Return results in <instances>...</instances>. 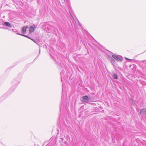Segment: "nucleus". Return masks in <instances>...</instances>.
<instances>
[{"mask_svg":"<svg viewBox=\"0 0 146 146\" xmlns=\"http://www.w3.org/2000/svg\"><path fill=\"white\" fill-rule=\"evenodd\" d=\"M20 79L15 78L13 79L11 82V87L8 90L7 92L1 96L0 99H4L6 98L8 96L12 93L15 90V89L17 87L18 84L20 83Z\"/></svg>","mask_w":146,"mask_h":146,"instance_id":"f257e3e1","label":"nucleus"},{"mask_svg":"<svg viewBox=\"0 0 146 146\" xmlns=\"http://www.w3.org/2000/svg\"><path fill=\"white\" fill-rule=\"evenodd\" d=\"M112 57L117 61L122 62L123 60V58L119 55H116L114 54L112 55Z\"/></svg>","mask_w":146,"mask_h":146,"instance_id":"f03ea898","label":"nucleus"},{"mask_svg":"<svg viewBox=\"0 0 146 146\" xmlns=\"http://www.w3.org/2000/svg\"><path fill=\"white\" fill-rule=\"evenodd\" d=\"M89 101V98L87 96L85 95L82 97V101L84 103H88Z\"/></svg>","mask_w":146,"mask_h":146,"instance_id":"7ed1b4c3","label":"nucleus"},{"mask_svg":"<svg viewBox=\"0 0 146 146\" xmlns=\"http://www.w3.org/2000/svg\"><path fill=\"white\" fill-rule=\"evenodd\" d=\"M3 25L4 26H5L9 28H11L12 27L11 23L8 22H4Z\"/></svg>","mask_w":146,"mask_h":146,"instance_id":"20e7f679","label":"nucleus"},{"mask_svg":"<svg viewBox=\"0 0 146 146\" xmlns=\"http://www.w3.org/2000/svg\"><path fill=\"white\" fill-rule=\"evenodd\" d=\"M64 102L62 101V102L60 103V111H62L64 109L65 106Z\"/></svg>","mask_w":146,"mask_h":146,"instance_id":"39448f33","label":"nucleus"},{"mask_svg":"<svg viewBox=\"0 0 146 146\" xmlns=\"http://www.w3.org/2000/svg\"><path fill=\"white\" fill-rule=\"evenodd\" d=\"M108 57L110 58V61L112 63V64L113 65V66H114V65L115 64V60L114 59L112 58L111 56H108Z\"/></svg>","mask_w":146,"mask_h":146,"instance_id":"423d86ee","label":"nucleus"},{"mask_svg":"<svg viewBox=\"0 0 146 146\" xmlns=\"http://www.w3.org/2000/svg\"><path fill=\"white\" fill-rule=\"evenodd\" d=\"M28 27L27 26L24 27L22 28V30L21 31L22 33H23V34H24L25 33L27 30L28 29Z\"/></svg>","mask_w":146,"mask_h":146,"instance_id":"0eeeda50","label":"nucleus"},{"mask_svg":"<svg viewBox=\"0 0 146 146\" xmlns=\"http://www.w3.org/2000/svg\"><path fill=\"white\" fill-rule=\"evenodd\" d=\"M140 113L142 114L143 113L146 115V108H143L141 109Z\"/></svg>","mask_w":146,"mask_h":146,"instance_id":"6e6552de","label":"nucleus"},{"mask_svg":"<svg viewBox=\"0 0 146 146\" xmlns=\"http://www.w3.org/2000/svg\"><path fill=\"white\" fill-rule=\"evenodd\" d=\"M29 33H32L35 30V28L33 26H31L29 28Z\"/></svg>","mask_w":146,"mask_h":146,"instance_id":"1a4fd4ad","label":"nucleus"},{"mask_svg":"<svg viewBox=\"0 0 146 146\" xmlns=\"http://www.w3.org/2000/svg\"><path fill=\"white\" fill-rule=\"evenodd\" d=\"M56 62H57L58 65L59 66H61L62 67L61 68H63V67H65L64 65H63V64H62V63L61 62H57L56 61Z\"/></svg>","mask_w":146,"mask_h":146,"instance_id":"9d476101","label":"nucleus"},{"mask_svg":"<svg viewBox=\"0 0 146 146\" xmlns=\"http://www.w3.org/2000/svg\"><path fill=\"white\" fill-rule=\"evenodd\" d=\"M60 69H61V70H62L61 72L60 73L61 76V81L62 82V76L63 75L64 73L65 72L64 70V69H62L61 68H60Z\"/></svg>","mask_w":146,"mask_h":146,"instance_id":"9b49d317","label":"nucleus"},{"mask_svg":"<svg viewBox=\"0 0 146 146\" xmlns=\"http://www.w3.org/2000/svg\"><path fill=\"white\" fill-rule=\"evenodd\" d=\"M46 31H47L49 33L51 32L52 30L50 28V26L48 27H47L46 28Z\"/></svg>","mask_w":146,"mask_h":146,"instance_id":"f8f14e48","label":"nucleus"},{"mask_svg":"<svg viewBox=\"0 0 146 146\" xmlns=\"http://www.w3.org/2000/svg\"><path fill=\"white\" fill-rule=\"evenodd\" d=\"M112 77L113 78L115 79H118V76L117 74L115 73H114L112 75Z\"/></svg>","mask_w":146,"mask_h":146,"instance_id":"ddd939ff","label":"nucleus"},{"mask_svg":"<svg viewBox=\"0 0 146 146\" xmlns=\"http://www.w3.org/2000/svg\"><path fill=\"white\" fill-rule=\"evenodd\" d=\"M12 31L14 33H16V34L17 33H18V32L19 31L16 30V29H12Z\"/></svg>","mask_w":146,"mask_h":146,"instance_id":"4468645a","label":"nucleus"},{"mask_svg":"<svg viewBox=\"0 0 146 146\" xmlns=\"http://www.w3.org/2000/svg\"><path fill=\"white\" fill-rule=\"evenodd\" d=\"M17 34H18V35H21V36H24L25 37H27V38H28V36H27L26 35H23V34H20V33H17Z\"/></svg>","mask_w":146,"mask_h":146,"instance_id":"2eb2a0df","label":"nucleus"},{"mask_svg":"<svg viewBox=\"0 0 146 146\" xmlns=\"http://www.w3.org/2000/svg\"><path fill=\"white\" fill-rule=\"evenodd\" d=\"M62 98L63 96V87H64V85L63 84V83H62Z\"/></svg>","mask_w":146,"mask_h":146,"instance_id":"dca6fc26","label":"nucleus"},{"mask_svg":"<svg viewBox=\"0 0 146 146\" xmlns=\"http://www.w3.org/2000/svg\"><path fill=\"white\" fill-rule=\"evenodd\" d=\"M136 69V68L135 67H134L133 68V69L132 70V71H134Z\"/></svg>","mask_w":146,"mask_h":146,"instance_id":"f3484780","label":"nucleus"},{"mask_svg":"<svg viewBox=\"0 0 146 146\" xmlns=\"http://www.w3.org/2000/svg\"><path fill=\"white\" fill-rule=\"evenodd\" d=\"M62 2V3H65V0H61Z\"/></svg>","mask_w":146,"mask_h":146,"instance_id":"a211bd4d","label":"nucleus"},{"mask_svg":"<svg viewBox=\"0 0 146 146\" xmlns=\"http://www.w3.org/2000/svg\"><path fill=\"white\" fill-rule=\"evenodd\" d=\"M70 15H71V17H72V19L73 20H74V17H73V16H72V15L71 14H70Z\"/></svg>","mask_w":146,"mask_h":146,"instance_id":"6ab92c4d","label":"nucleus"},{"mask_svg":"<svg viewBox=\"0 0 146 146\" xmlns=\"http://www.w3.org/2000/svg\"><path fill=\"white\" fill-rule=\"evenodd\" d=\"M28 38H29V39H31V37H29V36H28Z\"/></svg>","mask_w":146,"mask_h":146,"instance_id":"aec40b11","label":"nucleus"},{"mask_svg":"<svg viewBox=\"0 0 146 146\" xmlns=\"http://www.w3.org/2000/svg\"><path fill=\"white\" fill-rule=\"evenodd\" d=\"M127 60H132L131 59H128V58H126Z\"/></svg>","mask_w":146,"mask_h":146,"instance_id":"412c9836","label":"nucleus"},{"mask_svg":"<svg viewBox=\"0 0 146 146\" xmlns=\"http://www.w3.org/2000/svg\"><path fill=\"white\" fill-rule=\"evenodd\" d=\"M6 29H7L9 30V29L7 28H6Z\"/></svg>","mask_w":146,"mask_h":146,"instance_id":"4be33fe9","label":"nucleus"},{"mask_svg":"<svg viewBox=\"0 0 146 146\" xmlns=\"http://www.w3.org/2000/svg\"><path fill=\"white\" fill-rule=\"evenodd\" d=\"M61 139H62V140H63V139L62 138H61Z\"/></svg>","mask_w":146,"mask_h":146,"instance_id":"5701e85b","label":"nucleus"},{"mask_svg":"<svg viewBox=\"0 0 146 146\" xmlns=\"http://www.w3.org/2000/svg\"><path fill=\"white\" fill-rule=\"evenodd\" d=\"M131 66V65H130V67Z\"/></svg>","mask_w":146,"mask_h":146,"instance_id":"b1692460","label":"nucleus"}]
</instances>
